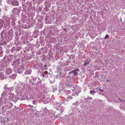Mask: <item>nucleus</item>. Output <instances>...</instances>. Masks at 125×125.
Returning a JSON list of instances; mask_svg holds the SVG:
<instances>
[{
    "label": "nucleus",
    "instance_id": "nucleus-1",
    "mask_svg": "<svg viewBox=\"0 0 125 125\" xmlns=\"http://www.w3.org/2000/svg\"><path fill=\"white\" fill-rule=\"evenodd\" d=\"M12 72V70L10 68H9L6 70V73L8 74H9Z\"/></svg>",
    "mask_w": 125,
    "mask_h": 125
},
{
    "label": "nucleus",
    "instance_id": "nucleus-2",
    "mask_svg": "<svg viewBox=\"0 0 125 125\" xmlns=\"http://www.w3.org/2000/svg\"><path fill=\"white\" fill-rule=\"evenodd\" d=\"M17 76V75L16 74H12L10 76V77L11 79H14L16 78Z\"/></svg>",
    "mask_w": 125,
    "mask_h": 125
},
{
    "label": "nucleus",
    "instance_id": "nucleus-3",
    "mask_svg": "<svg viewBox=\"0 0 125 125\" xmlns=\"http://www.w3.org/2000/svg\"><path fill=\"white\" fill-rule=\"evenodd\" d=\"M19 3L18 1H16L13 2L12 4L13 5H18Z\"/></svg>",
    "mask_w": 125,
    "mask_h": 125
},
{
    "label": "nucleus",
    "instance_id": "nucleus-4",
    "mask_svg": "<svg viewBox=\"0 0 125 125\" xmlns=\"http://www.w3.org/2000/svg\"><path fill=\"white\" fill-rule=\"evenodd\" d=\"M89 61H88V60L87 59L85 60V62L84 64V65L85 66H86L87 64H89Z\"/></svg>",
    "mask_w": 125,
    "mask_h": 125
},
{
    "label": "nucleus",
    "instance_id": "nucleus-5",
    "mask_svg": "<svg viewBox=\"0 0 125 125\" xmlns=\"http://www.w3.org/2000/svg\"><path fill=\"white\" fill-rule=\"evenodd\" d=\"M55 114L54 113V115H55V118H60V115H55Z\"/></svg>",
    "mask_w": 125,
    "mask_h": 125
},
{
    "label": "nucleus",
    "instance_id": "nucleus-6",
    "mask_svg": "<svg viewBox=\"0 0 125 125\" xmlns=\"http://www.w3.org/2000/svg\"><path fill=\"white\" fill-rule=\"evenodd\" d=\"M15 50V47H13L11 49V51L13 52Z\"/></svg>",
    "mask_w": 125,
    "mask_h": 125
},
{
    "label": "nucleus",
    "instance_id": "nucleus-7",
    "mask_svg": "<svg viewBox=\"0 0 125 125\" xmlns=\"http://www.w3.org/2000/svg\"><path fill=\"white\" fill-rule=\"evenodd\" d=\"M90 92L91 94H94V93H95V91L94 90L90 91Z\"/></svg>",
    "mask_w": 125,
    "mask_h": 125
},
{
    "label": "nucleus",
    "instance_id": "nucleus-8",
    "mask_svg": "<svg viewBox=\"0 0 125 125\" xmlns=\"http://www.w3.org/2000/svg\"><path fill=\"white\" fill-rule=\"evenodd\" d=\"M109 36L107 35H106L104 37L105 39H106L107 38H108L109 37Z\"/></svg>",
    "mask_w": 125,
    "mask_h": 125
},
{
    "label": "nucleus",
    "instance_id": "nucleus-9",
    "mask_svg": "<svg viewBox=\"0 0 125 125\" xmlns=\"http://www.w3.org/2000/svg\"><path fill=\"white\" fill-rule=\"evenodd\" d=\"M30 84L32 85H34V83L31 81H30Z\"/></svg>",
    "mask_w": 125,
    "mask_h": 125
},
{
    "label": "nucleus",
    "instance_id": "nucleus-10",
    "mask_svg": "<svg viewBox=\"0 0 125 125\" xmlns=\"http://www.w3.org/2000/svg\"><path fill=\"white\" fill-rule=\"evenodd\" d=\"M73 73V75H78V73L77 72H74Z\"/></svg>",
    "mask_w": 125,
    "mask_h": 125
},
{
    "label": "nucleus",
    "instance_id": "nucleus-11",
    "mask_svg": "<svg viewBox=\"0 0 125 125\" xmlns=\"http://www.w3.org/2000/svg\"><path fill=\"white\" fill-rule=\"evenodd\" d=\"M79 70V69L77 68L75 70H73V71L74 72H75L76 71H78Z\"/></svg>",
    "mask_w": 125,
    "mask_h": 125
},
{
    "label": "nucleus",
    "instance_id": "nucleus-12",
    "mask_svg": "<svg viewBox=\"0 0 125 125\" xmlns=\"http://www.w3.org/2000/svg\"><path fill=\"white\" fill-rule=\"evenodd\" d=\"M10 105L11 106H10V107H8V108H9V109H10V108H11V107L12 106V104H12L11 103H10Z\"/></svg>",
    "mask_w": 125,
    "mask_h": 125
},
{
    "label": "nucleus",
    "instance_id": "nucleus-13",
    "mask_svg": "<svg viewBox=\"0 0 125 125\" xmlns=\"http://www.w3.org/2000/svg\"><path fill=\"white\" fill-rule=\"evenodd\" d=\"M74 72L73 71V70L72 71H71V72H69V73L70 74H72V73H74Z\"/></svg>",
    "mask_w": 125,
    "mask_h": 125
},
{
    "label": "nucleus",
    "instance_id": "nucleus-14",
    "mask_svg": "<svg viewBox=\"0 0 125 125\" xmlns=\"http://www.w3.org/2000/svg\"><path fill=\"white\" fill-rule=\"evenodd\" d=\"M99 91H101L103 92L104 91V90L101 89H98Z\"/></svg>",
    "mask_w": 125,
    "mask_h": 125
},
{
    "label": "nucleus",
    "instance_id": "nucleus-15",
    "mask_svg": "<svg viewBox=\"0 0 125 125\" xmlns=\"http://www.w3.org/2000/svg\"><path fill=\"white\" fill-rule=\"evenodd\" d=\"M36 101L35 100H33L32 101V103L33 104H34L35 103Z\"/></svg>",
    "mask_w": 125,
    "mask_h": 125
},
{
    "label": "nucleus",
    "instance_id": "nucleus-16",
    "mask_svg": "<svg viewBox=\"0 0 125 125\" xmlns=\"http://www.w3.org/2000/svg\"><path fill=\"white\" fill-rule=\"evenodd\" d=\"M11 31H9L8 32V33L9 34V33H10V32Z\"/></svg>",
    "mask_w": 125,
    "mask_h": 125
},
{
    "label": "nucleus",
    "instance_id": "nucleus-17",
    "mask_svg": "<svg viewBox=\"0 0 125 125\" xmlns=\"http://www.w3.org/2000/svg\"><path fill=\"white\" fill-rule=\"evenodd\" d=\"M30 106H31V107H33V106H31V105H30Z\"/></svg>",
    "mask_w": 125,
    "mask_h": 125
},
{
    "label": "nucleus",
    "instance_id": "nucleus-18",
    "mask_svg": "<svg viewBox=\"0 0 125 125\" xmlns=\"http://www.w3.org/2000/svg\"><path fill=\"white\" fill-rule=\"evenodd\" d=\"M106 81L107 82H110V80H107Z\"/></svg>",
    "mask_w": 125,
    "mask_h": 125
},
{
    "label": "nucleus",
    "instance_id": "nucleus-19",
    "mask_svg": "<svg viewBox=\"0 0 125 125\" xmlns=\"http://www.w3.org/2000/svg\"><path fill=\"white\" fill-rule=\"evenodd\" d=\"M64 30H65V31H66V29H64Z\"/></svg>",
    "mask_w": 125,
    "mask_h": 125
},
{
    "label": "nucleus",
    "instance_id": "nucleus-20",
    "mask_svg": "<svg viewBox=\"0 0 125 125\" xmlns=\"http://www.w3.org/2000/svg\"><path fill=\"white\" fill-rule=\"evenodd\" d=\"M19 110H18V111H20V108H19Z\"/></svg>",
    "mask_w": 125,
    "mask_h": 125
},
{
    "label": "nucleus",
    "instance_id": "nucleus-21",
    "mask_svg": "<svg viewBox=\"0 0 125 125\" xmlns=\"http://www.w3.org/2000/svg\"><path fill=\"white\" fill-rule=\"evenodd\" d=\"M122 101H123V102H125V100H124Z\"/></svg>",
    "mask_w": 125,
    "mask_h": 125
},
{
    "label": "nucleus",
    "instance_id": "nucleus-22",
    "mask_svg": "<svg viewBox=\"0 0 125 125\" xmlns=\"http://www.w3.org/2000/svg\"><path fill=\"white\" fill-rule=\"evenodd\" d=\"M122 21V19H120V21Z\"/></svg>",
    "mask_w": 125,
    "mask_h": 125
},
{
    "label": "nucleus",
    "instance_id": "nucleus-23",
    "mask_svg": "<svg viewBox=\"0 0 125 125\" xmlns=\"http://www.w3.org/2000/svg\"><path fill=\"white\" fill-rule=\"evenodd\" d=\"M119 100H120L121 101V100L120 99H119Z\"/></svg>",
    "mask_w": 125,
    "mask_h": 125
},
{
    "label": "nucleus",
    "instance_id": "nucleus-24",
    "mask_svg": "<svg viewBox=\"0 0 125 125\" xmlns=\"http://www.w3.org/2000/svg\"><path fill=\"white\" fill-rule=\"evenodd\" d=\"M61 73H60V75H61Z\"/></svg>",
    "mask_w": 125,
    "mask_h": 125
},
{
    "label": "nucleus",
    "instance_id": "nucleus-25",
    "mask_svg": "<svg viewBox=\"0 0 125 125\" xmlns=\"http://www.w3.org/2000/svg\"><path fill=\"white\" fill-rule=\"evenodd\" d=\"M67 85H69V84H67Z\"/></svg>",
    "mask_w": 125,
    "mask_h": 125
},
{
    "label": "nucleus",
    "instance_id": "nucleus-26",
    "mask_svg": "<svg viewBox=\"0 0 125 125\" xmlns=\"http://www.w3.org/2000/svg\"><path fill=\"white\" fill-rule=\"evenodd\" d=\"M44 76V75H43V76Z\"/></svg>",
    "mask_w": 125,
    "mask_h": 125
}]
</instances>
